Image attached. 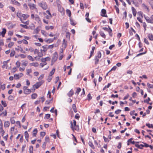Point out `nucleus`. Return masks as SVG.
Returning a JSON list of instances; mask_svg holds the SVG:
<instances>
[{
    "mask_svg": "<svg viewBox=\"0 0 153 153\" xmlns=\"http://www.w3.org/2000/svg\"><path fill=\"white\" fill-rule=\"evenodd\" d=\"M144 42L146 43L147 45H149V42H148L147 39L145 38L144 39Z\"/></svg>",
    "mask_w": 153,
    "mask_h": 153,
    "instance_id": "59",
    "label": "nucleus"
},
{
    "mask_svg": "<svg viewBox=\"0 0 153 153\" xmlns=\"http://www.w3.org/2000/svg\"><path fill=\"white\" fill-rule=\"evenodd\" d=\"M15 127L13 126L12 127H11L10 128V132L11 134H14V135H15L18 132V131H16L14 132V130H15Z\"/></svg>",
    "mask_w": 153,
    "mask_h": 153,
    "instance_id": "7",
    "label": "nucleus"
},
{
    "mask_svg": "<svg viewBox=\"0 0 153 153\" xmlns=\"http://www.w3.org/2000/svg\"><path fill=\"white\" fill-rule=\"evenodd\" d=\"M121 110L118 109L115 111V113L116 114H119L121 112Z\"/></svg>",
    "mask_w": 153,
    "mask_h": 153,
    "instance_id": "62",
    "label": "nucleus"
},
{
    "mask_svg": "<svg viewBox=\"0 0 153 153\" xmlns=\"http://www.w3.org/2000/svg\"><path fill=\"white\" fill-rule=\"evenodd\" d=\"M8 61V60L7 61H4L3 62V65L2 66V68H5L6 69L7 68V63Z\"/></svg>",
    "mask_w": 153,
    "mask_h": 153,
    "instance_id": "14",
    "label": "nucleus"
},
{
    "mask_svg": "<svg viewBox=\"0 0 153 153\" xmlns=\"http://www.w3.org/2000/svg\"><path fill=\"white\" fill-rule=\"evenodd\" d=\"M39 63L38 62H33L32 63H31L30 64V66H34L35 67H37L39 65Z\"/></svg>",
    "mask_w": 153,
    "mask_h": 153,
    "instance_id": "15",
    "label": "nucleus"
},
{
    "mask_svg": "<svg viewBox=\"0 0 153 153\" xmlns=\"http://www.w3.org/2000/svg\"><path fill=\"white\" fill-rule=\"evenodd\" d=\"M133 140V138H131L128 140L127 141V145L128 146L131 143L133 144H134L135 143H139L138 142H135L134 140L132 141Z\"/></svg>",
    "mask_w": 153,
    "mask_h": 153,
    "instance_id": "6",
    "label": "nucleus"
},
{
    "mask_svg": "<svg viewBox=\"0 0 153 153\" xmlns=\"http://www.w3.org/2000/svg\"><path fill=\"white\" fill-rule=\"evenodd\" d=\"M57 54L56 52H55L54 53L52 59V62H55L57 59Z\"/></svg>",
    "mask_w": 153,
    "mask_h": 153,
    "instance_id": "8",
    "label": "nucleus"
},
{
    "mask_svg": "<svg viewBox=\"0 0 153 153\" xmlns=\"http://www.w3.org/2000/svg\"><path fill=\"white\" fill-rule=\"evenodd\" d=\"M2 31L0 32V36L1 35L2 37H4L6 32V30L5 28L2 29Z\"/></svg>",
    "mask_w": 153,
    "mask_h": 153,
    "instance_id": "9",
    "label": "nucleus"
},
{
    "mask_svg": "<svg viewBox=\"0 0 153 153\" xmlns=\"http://www.w3.org/2000/svg\"><path fill=\"white\" fill-rule=\"evenodd\" d=\"M43 82L42 81L39 82H37L36 84L33 85L32 90L34 91L36 89L38 88L43 83Z\"/></svg>",
    "mask_w": 153,
    "mask_h": 153,
    "instance_id": "3",
    "label": "nucleus"
},
{
    "mask_svg": "<svg viewBox=\"0 0 153 153\" xmlns=\"http://www.w3.org/2000/svg\"><path fill=\"white\" fill-rule=\"evenodd\" d=\"M2 104L3 105L4 107H6L7 106V104L5 101L2 100L1 101Z\"/></svg>",
    "mask_w": 153,
    "mask_h": 153,
    "instance_id": "50",
    "label": "nucleus"
},
{
    "mask_svg": "<svg viewBox=\"0 0 153 153\" xmlns=\"http://www.w3.org/2000/svg\"><path fill=\"white\" fill-rule=\"evenodd\" d=\"M99 58H97L95 57L94 59L95 64L97 65L98 64V62H99Z\"/></svg>",
    "mask_w": 153,
    "mask_h": 153,
    "instance_id": "40",
    "label": "nucleus"
},
{
    "mask_svg": "<svg viewBox=\"0 0 153 153\" xmlns=\"http://www.w3.org/2000/svg\"><path fill=\"white\" fill-rule=\"evenodd\" d=\"M35 20L37 22L39 23L41 22L39 16L37 15H36L34 17Z\"/></svg>",
    "mask_w": 153,
    "mask_h": 153,
    "instance_id": "13",
    "label": "nucleus"
},
{
    "mask_svg": "<svg viewBox=\"0 0 153 153\" xmlns=\"http://www.w3.org/2000/svg\"><path fill=\"white\" fill-rule=\"evenodd\" d=\"M80 118V116L79 114L77 113L76 114V115L75 116V118L76 119L78 120Z\"/></svg>",
    "mask_w": 153,
    "mask_h": 153,
    "instance_id": "54",
    "label": "nucleus"
},
{
    "mask_svg": "<svg viewBox=\"0 0 153 153\" xmlns=\"http://www.w3.org/2000/svg\"><path fill=\"white\" fill-rule=\"evenodd\" d=\"M150 100H151L150 99L149 97H148L147 99H146V100H145L144 101V102L146 103L147 104H149L151 105L152 104V102H149V101H150Z\"/></svg>",
    "mask_w": 153,
    "mask_h": 153,
    "instance_id": "23",
    "label": "nucleus"
},
{
    "mask_svg": "<svg viewBox=\"0 0 153 153\" xmlns=\"http://www.w3.org/2000/svg\"><path fill=\"white\" fill-rule=\"evenodd\" d=\"M10 122L11 123L14 124L15 123V121L13 119V117L11 118L10 119Z\"/></svg>",
    "mask_w": 153,
    "mask_h": 153,
    "instance_id": "56",
    "label": "nucleus"
},
{
    "mask_svg": "<svg viewBox=\"0 0 153 153\" xmlns=\"http://www.w3.org/2000/svg\"><path fill=\"white\" fill-rule=\"evenodd\" d=\"M27 74L29 75H30L29 74L32 72V70L31 69H27L26 70Z\"/></svg>",
    "mask_w": 153,
    "mask_h": 153,
    "instance_id": "46",
    "label": "nucleus"
},
{
    "mask_svg": "<svg viewBox=\"0 0 153 153\" xmlns=\"http://www.w3.org/2000/svg\"><path fill=\"white\" fill-rule=\"evenodd\" d=\"M45 28L47 30H49L50 29L52 30L53 29V27L52 26H46L45 27Z\"/></svg>",
    "mask_w": 153,
    "mask_h": 153,
    "instance_id": "42",
    "label": "nucleus"
},
{
    "mask_svg": "<svg viewBox=\"0 0 153 153\" xmlns=\"http://www.w3.org/2000/svg\"><path fill=\"white\" fill-rule=\"evenodd\" d=\"M53 41V39H49L48 40H46V41L48 43H50L52 42Z\"/></svg>",
    "mask_w": 153,
    "mask_h": 153,
    "instance_id": "51",
    "label": "nucleus"
},
{
    "mask_svg": "<svg viewBox=\"0 0 153 153\" xmlns=\"http://www.w3.org/2000/svg\"><path fill=\"white\" fill-rule=\"evenodd\" d=\"M131 9L133 15L134 16H135L137 14L136 10L133 7H132Z\"/></svg>",
    "mask_w": 153,
    "mask_h": 153,
    "instance_id": "21",
    "label": "nucleus"
},
{
    "mask_svg": "<svg viewBox=\"0 0 153 153\" xmlns=\"http://www.w3.org/2000/svg\"><path fill=\"white\" fill-rule=\"evenodd\" d=\"M108 26V27L109 28V29L108 32L109 33V35L111 36H112V30L109 26Z\"/></svg>",
    "mask_w": 153,
    "mask_h": 153,
    "instance_id": "31",
    "label": "nucleus"
},
{
    "mask_svg": "<svg viewBox=\"0 0 153 153\" xmlns=\"http://www.w3.org/2000/svg\"><path fill=\"white\" fill-rule=\"evenodd\" d=\"M147 86L150 88H153V85L150 84L149 83L147 84Z\"/></svg>",
    "mask_w": 153,
    "mask_h": 153,
    "instance_id": "64",
    "label": "nucleus"
},
{
    "mask_svg": "<svg viewBox=\"0 0 153 153\" xmlns=\"http://www.w3.org/2000/svg\"><path fill=\"white\" fill-rule=\"evenodd\" d=\"M89 15V13H86L85 15V17H86L85 19L86 20V21L88 22H91V21L90 19H89L88 18Z\"/></svg>",
    "mask_w": 153,
    "mask_h": 153,
    "instance_id": "17",
    "label": "nucleus"
},
{
    "mask_svg": "<svg viewBox=\"0 0 153 153\" xmlns=\"http://www.w3.org/2000/svg\"><path fill=\"white\" fill-rule=\"evenodd\" d=\"M25 137L27 140L29 138V135L27 131L24 132Z\"/></svg>",
    "mask_w": 153,
    "mask_h": 153,
    "instance_id": "19",
    "label": "nucleus"
},
{
    "mask_svg": "<svg viewBox=\"0 0 153 153\" xmlns=\"http://www.w3.org/2000/svg\"><path fill=\"white\" fill-rule=\"evenodd\" d=\"M41 33L44 36H47L48 35V33H47L45 30H42L41 31Z\"/></svg>",
    "mask_w": 153,
    "mask_h": 153,
    "instance_id": "36",
    "label": "nucleus"
},
{
    "mask_svg": "<svg viewBox=\"0 0 153 153\" xmlns=\"http://www.w3.org/2000/svg\"><path fill=\"white\" fill-rule=\"evenodd\" d=\"M51 96H48V98H49V100H47L45 102V104L48 105L50 103V102L53 100V98L51 97Z\"/></svg>",
    "mask_w": 153,
    "mask_h": 153,
    "instance_id": "20",
    "label": "nucleus"
},
{
    "mask_svg": "<svg viewBox=\"0 0 153 153\" xmlns=\"http://www.w3.org/2000/svg\"><path fill=\"white\" fill-rule=\"evenodd\" d=\"M70 23L71 25H75V23L74 22V20L73 19H70Z\"/></svg>",
    "mask_w": 153,
    "mask_h": 153,
    "instance_id": "57",
    "label": "nucleus"
},
{
    "mask_svg": "<svg viewBox=\"0 0 153 153\" xmlns=\"http://www.w3.org/2000/svg\"><path fill=\"white\" fill-rule=\"evenodd\" d=\"M135 146L136 147H137L139 149H143V147H144L143 144H142L139 145L138 144L136 143L135 144Z\"/></svg>",
    "mask_w": 153,
    "mask_h": 153,
    "instance_id": "16",
    "label": "nucleus"
},
{
    "mask_svg": "<svg viewBox=\"0 0 153 153\" xmlns=\"http://www.w3.org/2000/svg\"><path fill=\"white\" fill-rule=\"evenodd\" d=\"M11 2L12 4H15V5H20V4L15 0H11Z\"/></svg>",
    "mask_w": 153,
    "mask_h": 153,
    "instance_id": "27",
    "label": "nucleus"
},
{
    "mask_svg": "<svg viewBox=\"0 0 153 153\" xmlns=\"http://www.w3.org/2000/svg\"><path fill=\"white\" fill-rule=\"evenodd\" d=\"M148 37L149 39L151 40H153V35L152 33H149L148 34Z\"/></svg>",
    "mask_w": 153,
    "mask_h": 153,
    "instance_id": "22",
    "label": "nucleus"
},
{
    "mask_svg": "<svg viewBox=\"0 0 153 153\" xmlns=\"http://www.w3.org/2000/svg\"><path fill=\"white\" fill-rule=\"evenodd\" d=\"M29 151V153H33V146H30Z\"/></svg>",
    "mask_w": 153,
    "mask_h": 153,
    "instance_id": "37",
    "label": "nucleus"
},
{
    "mask_svg": "<svg viewBox=\"0 0 153 153\" xmlns=\"http://www.w3.org/2000/svg\"><path fill=\"white\" fill-rule=\"evenodd\" d=\"M70 123L71 124V128L73 131H79V126L78 125H76V122L75 120H73V122L71 121Z\"/></svg>",
    "mask_w": 153,
    "mask_h": 153,
    "instance_id": "1",
    "label": "nucleus"
},
{
    "mask_svg": "<svg viewBox=\"0 0 153 153\" xmlns=\"http://www.w3.org/2000/svg\"><path fill=\"white\" fill-rule=\"evenodd\" d=\"M24 92L26 94H28L31 92V91L30 89H27V87L25 86L23 88Z\"/></svg>",
    "mask_w": 153,
    "mask_h": 153,
    "instance_id": "5",
    "label": "nucleus"
},
{
    "mask_svg": "<svg viewBox=\"0 0 153 153\" xmlns=\"http://www.w3.org/2000/svg\"><path fill=\"white\" fill-rule=\"evenodd\" d=\"M72 108L74 112H76L77 111V109L76 105L75 104H73L72 105Z\"/></svg>",
    "mask_w": 153,
    "mask_h": 153,
    "instance_id": "30",
    "label": "nucleus"
},
{
    "mask_svg": "<svg viewBox=\"0 0 153 153\" xmlns=\"http://www.w3.org/2000/svg\"><path fill=\"white\" fill-rule=\"evenodd\" d=\"M39 6L41 7L43 10H46L48 8V5L44 1H42L39 3Z\"/></svg>",
    "mask_w": 153,
    "mask_h": 153,
    "instance_id": "2",
    "label": "nucleus"
},
{
    "mask_svg": "<svg viewBox=\"0 0 153 153\" xmlns=\"http://www.w3.org/2000/svg\"><path fill=\"white\" fill-rule=\"evenodd\" d=\"M67 45V41H65L64 39L63 40V42L62 44V47L64 49V50L66 48Z\"/></svg>",
    "mask_w": 153,
    "mask_h": 153,
    "instance_id": "11",
    "label": "nucleus"
},
{
    "mask_svg": "<svg viewBox=\"0 0 153 153\" xmlns=\"http://www.w3.org/2000/svg\"><path fill=\"white\" fill-rule=\"evenodd\" d=\"M29 6L31 9L33 10L35 8V6L33 4H31L29 5Z\"/></svg>",
    "mask_w": 153,
    "mask_h": 153,
    "instance_id": "43",
    "label": "nucleus"
},
{
    "mask_svg": "<svg viewBox=\"0 0 153 153\" xmlns=\"http://www.w3.org/2000/svg\"><path fill=\"white\" fill-rule=\"evenodd\" d=\"M101 53L100 51H98L97 52V55L95 56V57L98 58H100L101 57Z\"/></svg>",
    "mask_w": 153,
    "mask_h": 153,
    "instance_id": "32",
    "label": "nucleus"
},
{
    "mask_svg": "<svg viewBox=\"0 0 153 153\" xmlns=\"http://www.w3.org/2000/svg\"><path fill=\"white\" fill-rule=\"evenodd\" d=\"M51 115L50 114H47L45 115L44 118L45 119H48L50 118Z\"/></svg>",
    "mask_w": 153,
    "mask_h": 153,
    "instance_id": "41",
    "label": "nucleus"
},
{
    "mask_svg": "<svg viewBox=\"0 0 153 153\" xmlns=\"http://www.w3.org/2000/svg\"><path fill=\"white\" fill-rule=\"evenodd\" d=\"M38 132V130L37 128H36L33 131L32 136L33 137H36L37 134Z\"/></svg>",
    "mask_w": 153,
    "mask_h": 153,
    "instance_id": "10",
    "label": "nucleus"
},
{
    "mask_svg": "<svg viewBox=\"0 0 153 153\" xmlns=\"http://www.w3.org/2000/svg\"><path fill=\"white\" fill-rule=\"evenodd\" d=\"M5 88L4 84L1 85V82H0V89L1 88L2 90H4Z\"/></svg>",
    "mask_w": 153,
    "mask_h": 153,
    "instance_id": "45",
    "label": "nucleus"
},
{
    "mask_svg": "<svg viewBox=\"0 0 153 153\" xmlns=\"http://www.w3.org/2000/svg\"><path fill=\"white\" fill-rule=\"evenodd\" d=\"M27 58L29 60L32 61H34V59H33L32 57L30 56V55H28L27 56Z\"/></svg>",
    "mask_w": 153,
    "mask_h": 153,
    "instance_id": "35",
    "label": "nucleus"
},
{
    "mask_svg": "<svg viewBox=\"0 0 153 153\" xmlns=\"http://www.w3.org/2000/svg\"><path fill=\"white\" fill-rule=\"evenodd\" d=\"M14 44V42H10V43L8 44V47L9 48H11L13 46Z\"/></svg>",
    "mask_w": 153,
    "mask_h": 153,
    "instance_id": "49",
    "label": "nucleus"
},
{
    "mask_svg": "<svg viewBox=\"0 0 153 153\" xmlns=\"http://www.w3.org/2000/svg\"><path fill=\"white\" fill-rule=\"evenodd\" d=\"M55 68H53V69L52 71H51L50 73V74H49L50 76H51L54 74V73L55 71Z\"/></svg>",
    "mask_w": 153,
    "mask_h": 153,
    "instance_id": "39",
    "label": "nucleus"
},
{
    "mask_svg": "<svg viewBox=\"0 0 153 153\" xmlns=\"http://www.w3.org/2000/svg\"><path fill=\"white\" fill-rule=\"evenodd\" d=\"M14 77L16 79H19L20 78L19 74H15L14 75Z\"/></svg>",
    "mask_w": 153,
    "mask_h": 153,
    "instance_id": "60",
    "label": "nucleus"
},
{
    "mask_svg": "<svg viewBox=\"0 0 153 153\" xmlns=\"http://www.w3.org/2000/svg\"><path fill=\"white\" fill-rule=\"evenodd\" d=\"M101 13H102V14H101V16H102L105 17H107V15H105V14H106V12L105 9H102L101 10Z\"/></svg>",
    "mask_w": 153,
    "mask_h": 153,
    "instance_id": "12",
    "label": "nucleus"
},
{
    "mask_svg": "<svg viewBox=\"0 0 153 153\" xmlns=\"http://www.w3.org/2000/svg\"><path fill=\"white\" fill-rule=\"evenodd\" d=\"M10 125V123L8 121L5 122L4 124V126L5 128H8Z\"/></svg>",
    "mask_w": 153,
    "mask_h": 153,
    "instance_id": "18",
    "label": "nucleus"
},
{
    "mask_svg": "<svg viewBox=\"0 0 153 153\" xmlns=\"http://www.w3.org/2000/svg\"><path fill=\"white\" fill-rule=\"evenodd\" d=\"M22 17L23 18L24 20H26L29 16L28 15H26L25 14H22Z\"/></svg>",
    "mask_w": 153,
    "mask_h": 153,
    "instance_id": "44",
    "label": "nucleus"
},
{
    "mask_svg": "<svg viewBox=\"0 0 153 153\" xmlns=\"http://www.w3.org/2000/svg\"><path fill=\"white\" fill-rule=\"evenodd\" d=\"M40 31V29L38 27H37L34 30V32L35 33H38Z\"/></svg>",
    "mask_w": 153,
    "mask_h": 153,
    "instance_id": "33",
    "label": "nucleus"
},
{
    "mask_svg": "<svg viewBox=\"0 0 153 153\" xmlns=\"http://www.w3.org/2000/svg\"><path fill=\"white\" fill-rule=\"evenodd\" d=\"M46 133L45 132H41L40 133V136L42 137H43L45 135Z\"/></svg>",
    "mask_w": 153,
    "mask_h": 153,
    "instance_id": "52",
    "label": "nucleus"
},
{
    "mask_svg": "<svg viewBox=\"0 0 153 153\" xmlns=\"http://www.w3.org/2000/svg\"><path fill=\"white\" fill-rule=\"evenodd\" d=\"M15 52L14 51H12L10 53V56L11 57L13 56L15 54Z\"/></svg>",
    "mask_w": 153,
    "mask_h": 153,
    "instance_id": "63",
    "label": "nucleus"
},
{
    "mask_svg": "<svg viewBox=\"0 0 153 153\" xmlns=\"http://www.w3.org/2000/svg\"><path fill=\"white\" fill-rule=\"evenodd\" d=\"M22 13H17V16L19 18H21L22 17Z\"/></svg>",
    "mask_w": 153,
    "mask_h": 153,
    "instance_id": "58",
    "label": "nucleus"
},
{
    "mask_svg": "<svg viewBox=\"0 0 153 153\" xmlns=\"http://www.w3.org/2000/svg\"><path fill=\"white\" fill-rule=\"evenodd\" d=\"M66 12L67 14H68V16L70 17L71 15V12L70 10L68 9H67L66 10Z\"/></svg>",
    "mask_w": 153,
    "mask_h": 153,
    "instance_id": "38",
    "label": "nucleus"
},
{
    "mask_svg": "<svg viewBox=\"0 0 153 153\" xmlns=\"http://www.w3.org/2000/svg\"><path fill=\"white\" fill-rule=\"evenodd\" d=\"M100 36L103 37V38H105L106 37L105 35V34L102 31H100Z\"/></svg>",
    "mask_w": 153,
    "mask_h": 153,
    "instance_id": "34",
    "label": "nucleus"
},
{
    "mask_svg": "<svg viewBox=\"0 0 153 153\" xmlns=\"http://www.w3.org/2000/svg\"><path fill=\"white\" fill-rule=\"evenodd\" d=\"M117 67L116 66H114L109 71V72H110L111 71H114L116 70L117 68Z\"/></svg>",
    "mask_w": 153,
    "mask_h": 153,
    "instance_id": "61",
    "label": "nucleus"
},
{
    "mask_svg": "<svg viewBox=\"0 0 153 153\" xmlns=\"http://www.w3.org/2000/svg\"><path fill=\"white\" fill-rule=\"evenodd\" d=\"M144 18L148 23L151 24L153 23V15H152L150 18L148 16H145Z\"/></svg>",
    "mask_w": 153,
    "mask_h": 153,
    "instance_id": "4",
    "label": "nucleus"
},
{
    "mask_svg": "<svg viewBox=\"0 0 153 153\" xmlns=\"http://www.w3.org/2000/svg\"><path fill=\"white\" fill-rule=\"evenodd\" d=\"M42 48H43V49L42 50L44 52H46L48 49V45H45L43 46H42Z\"/></svg>",
    "mask_w": 153,
    "mask_h": 153,
    "instance_id": "29",
    "label": "nucleus"
},
{
    "mask_svg": "<svg viewBox=\"0 0 153 153\" xmlns=\"http://www.w3.org/2000/svg\"><path fill=\"white\" fill-rule=\"evenodd\" d=\"M47 64V62L41 63H40V66H41L42 68L44 66L46 65Z\"/></svg>",
    "mask_w": 153,
    "mask_h": 153,
    "instance_id": "53",
    "label": "nucleus"
},
{
    "mask_svg": "<svg viewBox=\"0 0 153 153\" xmlns=\"http://www.w3.org/2000/svg\"><path fill=\"white\" fill-rule=\"evenodd\" d=\"M81 91V89L79 88H77L75 94L76 95L79 94V93Z\"/></svg>",
    "mask_w": 153,
    "mask_h": 153,
    "instance_id": "24",
    "label": "nucleus"
},
{
    "mask_svg": "<svg viewBox=\"0 0 153 153\" xmlns=\"http://www.w3.org/2000/svg\"><path fill=\"white\" fill-rule=\"evenodd\" d=\"M146 125L149 128H153V125L152 124H150L149 123H146Z\"/></svg>",
    "mask_w": 153,
    "mask_h": 153,
    "instance_id": "47",
    "label": "nucleus"
},
{
    "mask_svg": "<svg viewBox=\"0 0 153 153\" xmlns=\"http://www.w3.org/2000/svg\"><path fill=\"white\" fill-rule=\"evenodd\" d=\"M89 145L91 147L92 149H94L95 147L94 146L92 143L90 141H89L88 143Z\"/></svg>",
    "mask_w": 153,
    "mask_h": 153,
    "instance_id": "28",
    "label": "nucleus"
},
{
    "mask_svg": "<svg viewBox=\"0 0 153 153\" xmlns=\"http://www.w3.org/2000/svg\"><path fill=\"white\" fill-rule=\"evenodd\" d=\"M103 138L104 140V141L105 142H108L110 141V140H108V138L104 136H103Z\"/></svg>",
    "mask_w": 153,
    "mask_h": 153,
    "instance_id": "48",
    "label": "nucleus"
},
{
    "mask_svg": "<svg viewBox=\"0 0 153 153\" xmlns=\"http://www.w3.org/2000/svg\"><path fill=\"white\" fill-rule=\"evenodd\" d=\"M7 114V112L6 110H5L3 111L0 114V116L2 117H4L6 116Z\"/></svg>",
    "mask_w": 153,
    "mask_h": 153,
    "instance_id": "26",
    "label": "nucleus"
},
{
    "mask_svg": "<svg viewBox=\"0 0 153 153\" xmlns=\"http://www.w3.org/2000/svg\"><path fill=\"white\" fill-rule=\"evenodd\" d=\"M5 133V131L3 129V126L0 127V133L1 134V135L3 136L4 133Z\"/></svg>",
    "mask_w": 153,
    "mask_h": 153,
    "instance_id": "25",
    "label": "nucleus"
},
{
    "mask_svg": "<svg viewBox=\"0 0 153 153\" xmlns=\"http://www.w3.org/2000/svg\"><path fill=\"white\" fill-rule=\"evenodd\" d=\"M20 25L21 27H23L25 29H27L28 28V27L26 25L20 24Z\"/></svg>",
    "mask_w": 153,
    "mask_h": 153,
    "instance_id": "55",
    "label": "nucleus"
}]
</instances>
